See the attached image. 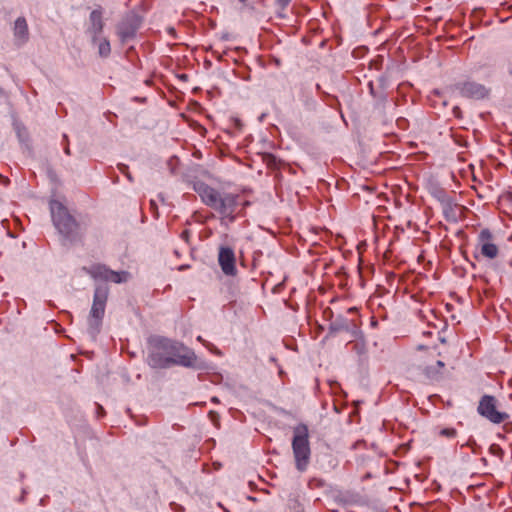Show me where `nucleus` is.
<instances>
[{"instance_id":"1","label":"nucleus","mask_w":512,"mask_h":512,"mask_svg":"<svg viewBox=\"0 0 512 512\" xmlns=\"http://www.w3.org/2000/svg\"><path fill=\"white\" fill-rule=\"evenodd\" d=\"M194 189L202 202L218 212L222 219L234 220V213L238 205L237 194L220 192L205 183L196 184Z\"/></svg>"},{"instance_id":"2","label":"nucleus","mask_w":512,"mask_h":512,"mask_svg":"<svg viewBox=\"0 0 512 512\" xmlns=\"http://www.w3.org/2000/svg\"><path fill=\"white\" fill-rule=\"evenodd\" d=\"M52 222L64 242L74 243L82 240L80 224L67 207L60 201L50 202Z\"/></svg>"},{"instance_id":"3","label":"nucleus","mask_w":512,"mask_h":512,"mask_svg":"<svg viewBox=\"0 0 512 512\" xmlns=\"http://www.w3.org/2000/svg\"><path fill=\"white\" fill-rule=\"evenodd\" d=\"M157 347L166 354L171 366L194 368L197 365L195 352L183 343L165 337H157Z\"/></svg>"},{"instance_id":"4","label":"nucleus","mask_w":512,"mask_h":512,"mask_svg":"<svg viewBox=\"0 0 512 512\" xmlns=\"http://www.w3.org/2000/svg\"><path fill=\"white\" fill-rule=\"evenodd\" d=\"M292 450L297 470L305 471L311 454L309 430L306 424L300 423L293 428Z\"/></svg>"},{"instance_id":"5","label":"nucleus","mask_w":512,"mask_h":512,"mask_svg":"<svg viewBox=\"0 0 512 512\" xmlns=\"http://www.w3.org/2000/svg\"><path fill=\"white\" fill-rule=\"evenodd\" d=\"M422 352L417 355V367L421 373L432 382L440 381L445 375V363L438 358L436 349L420 346Z\"/></svg>"},{"instance_id":"6","label":"nucleus","mask_w":512,"mask_h":512,"mask_svg":"<svg viewBox=\"0 0 512 512\" xmlns=\"http://www.w3.org/2000/svg\"><path fill=\"white\" fill-rule=\"evenodd\" d=\"M108 295L109 288L107 286H96L92 307L88 316V332L92 336H95L99 332L102 325Z\"/></svg>"},{"instance_id":"7","label":"nucleus","mask_w":512,"mask_h":512,"mask_svg":"<svg viewBox=\"0 0 512 512\" xmlns=\"http://www.w3.org/2000/svg\"><path fill=\"white\" fill-rule=\"evenodd\" d=\"M83 270L95 281L111 282L115 284L125 283L131 276L128 271H114L107 265L101 263L84 267Z\"/></svg>"},{"instance_id":"8","label":"nucleus","mask_w":512,"mask_h":512,"mask_svg":"<svg viewBox=\"0 0 512 512\" xmlns=\"http://www.w3.org/2000/svg\"><path fill=\"white\" fill-rule=\"evenodd\" d=\"M477 412L480 416L493 424L503 423L509 418V414L507 412L500 411L498 409V401L496 397L488 394H485L480 398Z\"/></svg>"},{"instance_id":"9","label":"nucleus","mask_w":512,"mask_h":512,"mask_svg":"<svg viewBox=\"0 0 512 512\" xmlns=\"http://www.w3.org/2000/svg\"><path fill=\"white\" fill-rule=\"evenodd\" d=\"M476 253L490 260L495 259L499 254L494 235L487 228L482 229L477 236ZM475 257L477 258L478 254Z\"/></svg>"},{"instance_id":"10","label":"nucleus","mask_w":512,"mask_h":512,"mask_svg":"<svg viewBox=\"0 0 512 512\" xmlns=\"http://www.w3.org/2000/svg\"><path fill=\"white\" fill-rule=\"evenodd\" d=\"M141 18L133 11L124 15L117 26V33L122 41L133 38L140 27Z\"/></svg>"},{"instance_id":"11","label":"nucleus","mask_w":512,"mask_h":512,"mask_svg":"<svg viewBox=\"0 0 512 512\" xmlns=\"http://www.w3.org/2000/svg\"><path fill=\"white\" fill-rule=\"evenodd\" d=\"M455 89L460 93L461 96L470 99L480 100L486 98L489 95L488 88L474 81L459 82L455 85Z\"/></svg>"},{"instance_id":"12","label":"nucleus","mask_w":512,"mask_h":512,"mask_svg":"<svg viewBox=\"0 0 512 512\" xmlns=\"http://www.w3.org/2000/svg\"><path fill=\"white\" fill-rule=\"evenodd\" d=\"M218 263L225 275L235 276L237 274L236 257L231 247L221 246L219 248Z\"/></svg>"},{"instance_id":"13","label":"nucleus","mask_w":512,"mask_h":512,"mask_svg":"<svg viewBox=\"0 0 512 512\" xmlns=\"http://www.w3.org/2000/svg\"><path fill=\"white\" fill-rule=\"evenodd\" d=\"M150 351L148 354V364L154 369H167L170 368V362L162 349L157 347V337L149 341Z\"/></svg>"},{"instance_id":"14","label":"nucleus","mask_w":512,"mask_h":512,"mask_svg":"<svg viewBox=\"0 0 512 512\" xmlns=\"http://www.w3.org/2000/svg\"><path fill=\"white\" fill-rule=\"evenodd\" d=\"M342 332L349 334L351 337H356L359 332L358 324L354 320L338 316L331 321L329 325V334L332 335Z\"/></svg>"},{"instance_id":"15","label":"nucleus","mask_w":512,"mask_h":512,"mask_svg":"<svg viewBox=\"0 0 512 512\" xmlns=\"http://www.w3.org/2000/svg\"><path fill=\"white\" fill-rule=\"evenodd\" d=\"M102 8L99 6L98 8L94 9L90 13V27L89 32L92 35V41L96 42L98 40L99 35L103 31L104 22L102 18Z\"/></svg>"},{"instance_id":"16","label":"nucleus","mask_w":512,"mask_h":512,"mask_svg":"<svg viewBox=\"0 0 512 512\" xmlns=\"http://www.w3.org/2000/svg\"><path fill=\"white\" fill-rule=\"evenodd\" d=\"M13 32L17 44L22 45L28 41L29 29L24 17H18L15 20Z\"/></svg>"},{"instance_id":"17","label":"nucleus","mask_w":512,"mask_h":512,"mask_svg":"<svg viewBox=\"0 0 512 512\" xmlns=\"http://www.w3.org/2000/svg\"><path fill=\"white\" fill-rule=\"evenodd\" d=\"M98 53L101 57H108L111 53V46L108 39L103 38L99 41L98 44Z\"/></svg>"},{"instance_id":"18","label":"nucleus","mask_w":512,"mask_h":512,"mask_svg":"<svg viewBox=\"0 0 512 512\" xmlns=\"http://www.w3.org/2000/svg\"><path fill=\"white\" fill-rule=\"evenodd\" d=\"M441 436L453 438L456 436V430L454 428H444L440 431Z\"/></svg>"},{"instance_id":"19","label":"nucleus","mask_w":512,"mask_h":512,"mask_svg":"<svg viewBox=\"0 0 512 512\" xmlns=\"http://www.w3.org/2000/svg\"><path fill=\"white\" fill-rule=\"evenodd\" d=\"M490 452L494 455L500 456L503 454V450L501 447L497 444H493L490 446Z\"/></svg>"},{"instance_id":"20","label":"nucleus","mask_w":512,"mask_h":512,"mask_svg":"<svg viewBox=\"0 0 512 512\" xmlns=\"http://www.w3.org/2000/svg\"><path fill=\"white\" fill-rule=\"evenodd\" d=\"M264 159H265V161H266L268 166H275L276 165V157L274 155L267 154Z\"/></svg>"},{"instance_id":"21","label":"nucleus","mask_w":512,"mask_h":512,"mask_svg":"<svg viewBox=\"0 0 512 512\" xmlns=\"http://www.w3.org/2000/svg\"><path fill=\"white\" fill-rule=\"evenodd\" d=\"M290 2H291V0H276L277 6H279L282 9H285L289 5Z\"/></svg>"},{"instance_id":"22","label":"nucleus","mask_w":512,"mask_h":512,"mask_svg":"<svg viewBox=\"0 0 512 512\" xmlns=\"http://www.w3.org/2000/svg\"><path fill=\"white\" fill-rule=\"evenodd\" d=\"M212 401H213V402H218V399H217L216 397H213V398H212Z\"/></svg>"},{"instance_id":"23","label":"nucleus","mask_w":512,"mask_h":512,"mask_svg":"<svg viewBox=\"0 0 512 512\" xmlns=\"http://www.w3.org/2000/svg\"><path fill=\"white\" fill-rule=\"evenodd\" d=\"M182 234L184 235V237H187V231H184Z\"/></svg>"},{"instance_id":"24","label":"nucleus","mask_w":512,"mask_h":512,"mask_svg":"<svg viewBox=\"0 0 512 512\" xmlns=\"http://www.w3.org/2000/svg\"><path fill=\"white\" fill-rule=\"evenodd\" d=\"M182 234L184 235V237H187V231H184Z\"/></svg>"},{"instance_id":"25","label":"nucleus","mask_w":512,"mask_h":512,"mask_svg":"<svg viewBox=\"0 0 512 512\" xmlns=\"http://www.w3.org/2000/svg\"><path fill=\"white\" fill-rule=\"evenodd\" d=\"M65 152H66L67 154H69V153H70L69 148H66Z\"/></svg>"},{"instance_id":"26","label":"nucleus","mask_w":512,"mask_h":512,"mask_svg":"<svg viewBox=\"0 0 512 512\" xmlns=\"http://www.w3.org/2000/svg\"><path fill=\"white\" fill-rule=\"evenodd\" d=\"M353 311H354V308H350V309L348 310V312H353Z\"/></svg>"},{"instance_id":"27","label":"nucleus","mask_w":512,"mask_h":512,"mask_svg":"<svg viewBox=\"0 0 512 512\" xmlns=\"http://www.w3.org/2000/svg\"><path fill=\"white\" fill-rule=\"evenodd\" d=\"M240 2H246L247 0H239Z\"/></svg>"},{"instance_id":"28","label":"nucleus","mask_w":512,"mask_h":512,"mask_svg":"<svg viewBox=\"0 0 512 512\" xmlns=\"http://www.w3.org/2000/svg\"><path fill=\"white\" fill-rule=\"evenodd\" d=\"M2 93H3V90L0 88V94H2Z\"/></svg>"}]
</instances>
